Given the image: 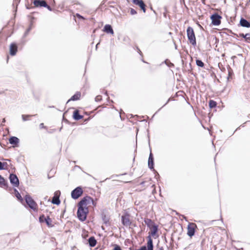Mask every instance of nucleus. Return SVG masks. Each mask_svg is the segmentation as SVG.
Returning <instances> with one entry per match:
<instances>
[{
  "mask_svg": "<svg viewBox=\"0 0 250 250\" xmlns=\"http://www.w3.org/2000/svg\"><path fill=\"white\" fill-rule=\"evenodd\" d=\"M187 35L188 41L193 46L196 45V41L194 31L191 26H188L187 29Z\"/></svg>",
  "mask_w": 250,
  "mask_h": 250,
  "instance_id": "f257e3e1",
  "label": "nucleus"
},
{
  "mask_svg": "<svg viewBox=\"0 0 250 250\" xmlns=\"http://www.w3.org/2000/svg\"><path fill=\"white\" fill-rule=\"evenodd\" d=\"M137 213L133 208H128L122 212L121 219H136Z\"/></svg>",
  "mask_w": 250,
  "mask_h": 250,
  "instance_id": "f03ea898",
  "label": "nucleus"
},
{
  "mask_svg": "<svg viewBox=\"0 0 250 250\" xmlns=\"http://www.w3.org/2000/svg\"><path fill=\"white\" fill-rule=\"evenodd\" d=\"M89 212L87 207H83L78 206L77 215L78 219H87V215Z\"/></svg>",
  "mask_w": 250,
  "mask_h": 250,
  "instance_id": "7ed1b4c3",
  "label": "nucleus"
},
{
  "mask_svg": "<svg viewBox=\"0 0 250 250\" xmlns=\"http://www.w3.org/2000/svg\"><path fill=\"white\" fill-rule=\"evenodd\" d=\"M25 202L28 207L33 211H36L37 209V204L32 199L30 195L26 194L24 197Z\"/></svg>",
  "mask_w": 250,
  "mask_h": 250,
  "instance_id": "20e7f679",
  "label": "nucleus"
},
{
  "mask_svg": "<svg viewBox=\"0 0 250 250\" xmlns=\"http://www.w3.org/2000/svg\"><path fill=\"white\" fill-rule=\"evenodd\" d=\"M145 223L151 230V234L152 236H154L158 230V226L154 223L152 220H144Z\"/></svg>",
  "mask_w": 250,
  "mask_h": 250,
  "instance_id": "39448f33",
  "label": "nucleus"
},
{
  "mask_svg": "<svg viewBox=\"0 0 250 250\" xmlns=\"http://www.w3.org/2000/svg\"><path fill=\"white\" fill-rule=\"evenodd\" d=\"M83 192L82 188L81 186L77 187L71 191V198L74 200L77 199L82 195Z\"/></svg>",
  "mask_w": 250,
  "mask_h": 250,
  "instance_id": "423d86ee",
  "label": "nucleus"
},
{
  "mask_svg": "<svg viewBox=\"0 0 250 250\" xmlns=\"http://www.w3.org/2000/svg\"><path fill=\"white\" fill-rule=\"evenodd\" d=\"M222 17L219 15L217 13H214L210 16V19L211 20V24L213 25L218 26L221 23V20Z\"/></svg>",
  "mask_w": 250,
  "mask_h": 250,
  "instance_id": "0eeeda50",
  "label": "nucleus"
},
{
  "mask_svg": "<svg viewBox=\"0 0 250 250\" xmlns=\"http://www.w3.org/2000/svg\"><path fill=\"white\" fill-rule=\"evenodd\" d=\"M9 179L10 183L14 187H18L20 185L19 180L17 176L14 173H11L9 175Z\"/></svg>",
  "mask_w": 250,
  "mask_h": 250,
  "instance_id": "6e6552de",
  "label": "nucleus"
},
{
  "mask_svg": "<svg viewBox=\"0 0 250 250\" xmlns=\"http://www.w3.org/2000/svg\"><path fill=\"white\" fill-rule=\"evenodd\" d=\"M90 201H92V197L87 195L80 200L78 203V206L87 207L86 206L90 204Z\"/></svg>",
  "mask_w": 250,
  "mask_h": 250,
  "instance_id": "1a4fd4ad",
  "label": "nucleus"
},
{
  "mask_svg": "<svg viewBox=\"0 0 250 250\" xmlns=\"http://www.w3.org/2000/svg\"><path fill=\"white\" fill-rule=\"evenodd\" d=\"M196 227V225L194 223H189L188 226V235L191 237L195 234V229Z\"/></svg>",
  "mask_w": 250,
  "mask_h": 250,
  "instance_id": "9d476101",
  "label": "nucleus"
},
{
  "mask_svg": "<svg viewBox=\"0 0 250 250\" xmlns=\"http://www.w3.org/2000/svg\"><path fill=\"white\" fill-rule=\"evenodd\" d=\"M150 153L148 159V167L153 171H155L154 167V161L153 154L151 152V149H150Z\"/></svg>",
  "mask_w": 250,
  "mask_h": 250,
  "instance_id": "9b49d317",
  "label": "nucleus"
},
{
  "mask_svg": "<svg viewBox=\"0 0 250 250\" xmlns=\"http://www.w3.org/2000/svg\"><path fill=\"white\" fill-rule=\"evenodd\" d=\"M101 217L102 219H109V208H104L101 209Z\"/></svg>",
  "mask_w": 250,
  "mask_h": 250,
  "instance_id": "f8f14e48",
  "label": "nucleus"
},
{
  "mask_svg": "<svg viewBox=\"0 0 250 250\" xmlns=\"http://www.w3.org/2000/svg\"><path fill=\"white\" fill-rule=\"evenodd\" d=\"M10 54L11 56H15L18 51V46L16 43L13 42L10 45Z\"/></svg>",
  "mask_w": 250,
  "mask_h": 250,
  "instance_id": "ddd939ff",
  "label": "nucleus"
},
{
  "mask_svg": "<svg viewBox=\"0 0 250 250\" xmlns=\"http://www.w3.org/2000/svg\"><path fill=\"white\" fill-rule=\"evenodd\" d=\"M33 3L36 7H44L47 5V2L44 0H34Z\"/></svg>",
  "mask_w": 250,
  "mask_h": 250,
  "instance_id": "4468645a",
  "label": "nucleus"
},
{
  "mask_svg": "<svg viewBox=\"0 0 250 250\" xmlns=\"http://www.w3.org/2000/svg\"><path fill=\"white\" fill-rule=\"evenodd\" d=\"M239 25L243 27L250 28V22L244 18H241L240 20Z\"/></svg>",
  "mask_w": 250,
  "mask_h": 250,
  "instance_id": "2eb2a0df",
  "label": "nucleus"
},
{
  "mask_svg": "<svg viewBox=\"0 0 250 250\" xmlns=\"http://www.w3.org/2000/svg\"><path fill=\"white\" fill-rule=\"evenodd\" d=\"M9 143L11 145L17 146L20 142L19 139L15 136H11L9 139Z\"/></svg>",
  "mask_w": 250,
  "mask_h": 250,
  "instance_id": "dca6fc26",
  "label": "nucleus"
},
{
  "mask_svg": "<svg viewBox=\"0 0 250 250\" xmlns=\"http://www.w3.org/2000/svg\"><path fill=\"white\" fill-rule=\"evenodd\" d=\"M83 118V116L80 115L79 113V110L77 109L75 110L73 113V118L75 121H79Z\"/></svg>",
  "mask_w": 250,
  "mask_h": 250,
  "instance_id": "f3484780",
  "label": "nucleus"
},
{
  "mask_svg": "<svg viewBox=\"0 0 250 250\" xmlns=\"http://www.w3.org/2000/svg\"><path fill=\"white\" fill-rule=\"evenodd\" d=\"M103 31L107 34H110L112 35L114 34V31L112 27L110 24L105 25L103 29Z\"/></svg>",
  "mask_w": 250,
  "mask_h": 250,
  "instance_id": "a211bd4d",
  "label": "nucleus"
},
{
  "mask_svg": "<svg viewBox=\"0 0 250 250\" xmlns=\"http://www.w3.org/2000/svg\"><path fill=\"white\" fill-rule=\"evenodd\" d=\"M81 93L80 92H79V91H77L75 93V94L73 95L71 98L70 99H69L67 102V103H68V102H69L70 101H77L78 100H79L80 99V97H81Z\"/></svg>",
  "mask_w": 250,
  "mask_h": 250,
  "instance_id": "6ab92c4d",
  "label": "nucleus"
},
{
  "mask_svg": "<svg viewBox=\"0 0 250 250\" xmlns=\"http://www.w3.org/2000/svg\"><path fill=\"white\" fill-rule=\"evenodd\" d=\"M88 241L89 245L91 247H95L97 244V241L95 239V237L93 236H91L90 238H89Z\"/></svg>",
  "mask_w": 250,
  "mask_h": 250,
  "instance_id": "aec40b11",
  "label": "nucleus"
},
{
  "mask_svg": "<svg viewBox=\"0 0 250 250\" xmlns=\"http://www.w3.org/2000/svg\"><path fill=\"white\" fill-rule=\"evenodd\" d=\"M39 222L41 224L45 223L49 227H52L53 226L52 220H39Z\"/></svg>",
  "mask_w": 250,
  "mask_h": 250,
  "instance_id": "412c9836",
  "label": "nucleus"
},
{
  "mask_svg": "<svg viewBox=\"0 0 250 250\" xmlns=\"http://www.w3.org/2000/svg\"><path fill=\"white\" fill-rule=\"evenodd\" d=\"M3 186L8 187V184L5 179L0 175V187Z\"/></svg>",
  "mask_w": 250,
  "mask_h": 250,
  "instance_id": "4be33fe9",
  "label": "nucleus"
},
{
  "mask_svg": "<svg viewBox=\"0 0 250 250\" xmlns=\"http://www.w3.org/2000/svg\"><path fill=\"white\" fill-rule=\"evenodd\" d=\"M14 191L17 199L21 202L23 201V198H22L18 190L16 188H14Z\"/></svg>",
  "mask_w": 250,
  "mask_h": 250,
  "instance_id": "5701e85b",
  "label": "nucleus"
},
{
  "mask_svg": "<svg viewBox=\"0 0 250 250\" xmlns=\"http://www.w3.org/2000/svg\"><path fill=\"white\" fill-rule=\"evenodd\" d=\"M230 32L231 33H232L234 36H236L237 37H242V38H244V39H245V38L247 36H250V33H247L246 34H244V33H239V34H237L236 33H232L231 30H230Z\"/></svg>",
  "mask_w": 250,
  "mask_h": 250,
  "instance_id": "b1692460",
  "label": "nucleus"
},
{
  "mask_svg": "<svg viewBox=\"0 0 250 250\" xmlns=\"http://www.w3.org/2000/svg\"><path fill=\"white\" fill-rule=\"evenodd\" d=\"M208 105L210 108H213L216 107L217 103L213 100H210L208 102Z\"/></svg>",
  "mask_w": 250,
  "mask_h": 250,
  "instance_id": "393cba45",
  "label": "nucleus"
},
{
  "mask_svg": "<svg viewBox=\"0 0 250 250\" xmlns=\"http://www.w3.org/2000/svg\"><path fill=\"white\" fill-rule=\"evenodd\" d=\"M52 203L53 204L59 205V204H60L61 201L59 197H56L53 196L52 200Z\"/></svg>",
  "mask_w": 250,
  "mask_h": 250,
  "instance_id": "a878e982",
  "label": "nucleus"
},
{
  "mask_svg": "<svg viewBox=\"0 0 250 250\" xmlns=\"http://www.w3.org/2000/svg\"><path fill=\"white\" fill-rule=\"evenodd\" d=\"M196 64L200 67L203 68L204 67L205 64L202 61V60L196 59Z\"/></svg>",
  "mask_w": 250,
  "mask_h": 250,
  "instance_id": "bb28decb",
  "label": "nucleus"
},
{
  "mask_svg": "<svg viewBox=\"0 0 250 250\" xmlns=\"http://www.w3.org/2000/svg\"><path fill=\"white\" fill-rule=\"evenodd\" d=\"M148 240L147 241V248H153V241L152 239L151 238V237L149 236L148 237Z\"/></svg>",
  "mask_w": 250,
  "mask_h": 250,
  "instance_id": "cd10ccee",
  "label": "nucleus"
},
{
  "mask_svg": "<svg viewBox=\"0 0 250 250\" xmlns=\"http://www.w3.org/2000/svg\"><path fill=\"white\" fill-rule=\"evenodd\" d=\"M122 222L123 224L126 227L129 226L131 224L130 220H122Z\"/></svg>",
  "mask_w": 250,
  "mask_h": 250,
  "instance_id": "c85d7f7f",
  "label": "nucleus"
},
{
  "mask_svg": "<svg viewBox=\"0 0 250 250\" xmlns=\"http://www.w3.org/2000/svg\"><path fill=\"white\" fill-rule=\"evenodd\" d=\"M32 28V21H31L29 27L26 30L24 34V37H26L28 34L29 32L31 30Z\"/></svg>",
  "mask_w": 250,
  "mask_h": 250,
  "instance_id": "c756f323",
  "label": "nucleus"
},
{
  "mask_svg": "<svg viewBox=\"0 0 250 250\" xmlns=\"http://www.w3.org/2000/svg\"><path fill=\"white\" fill-rule=\"evenodd\" d=\"M38 219H51L48 214L45 215L43 213L40 214Z\"/></svg>",
  "mask_w": 250,
  "mask_h": 250,
  "instance_id": "7c9ffc66",
  "label": "nucleus"
},
{
  "mask_svg": "<svg viewBox=\"0 0 250 250\" xmlns=\"http://www.w3.org/2000/svg\"><path fill=\"white\" fill-rule=\"evenodd\" d=\"M36 115H34V116H35ZM33 115H22L21 118L23 120V121L25 122L29 120L28 118L31 116H33Z\"/></svg>",
  "mask_w": 250,
  "mask_h": 250,
  "instance_id": "2f4dec72",
  "label": "nucleus"
},
{
  "mask_svg": "<svg viewBox=\"0 0 250 250\" xmlns=\"http://www.w3.org/2000/svg\"><path fill=\"white\" fill-rule=\"evenodd\" d=\"M164 62L168 67H174V64L168 60L167 59Z\"/></svg>",
  "mask_w": 250,
  "mask_h": 250,
  "instance_id": "473e14b6",
  "label": "nucleus"
},
{
  "mask_svg": "<svg viewBox=\"0 0 250 250\" xmlns=\"http://www.w3.org/2000/svg\"><path fill=\"white\" fill-rule=\"evenodd\" d=\"M8 164L6 162H2V166L3 167V170H6L8 169Z\"/></svg>",
  "mask_w": 250,
  "mask_h": 250,
  "instance_id": "72a5a7b5",
  "label": "nucleus"
},
{
  "mask_svg": "<svg viewBox=\"0 0 250 250\" xmlns=\"http://www.w3.org/2000/svg\"><path fill=\"white\" fill-rule=\"evenodd\" d=\"M102 100V96L98 95L95 98V101L97 102H100Z\"/></svg>",
  "mask_w": 250,
  "mask_h": 250,
  "instance_id": "f704fd0d",
  "label": "nucleus"
},
{
  "mask_svg": "<svg viewBox=\"0 0 250 250\" xmlns=\"http://www.w3.org/2000/svg\"><path fill=\"white\" fill-rule=\"evenodd\" d=\"M61 195V192L60 190H57L55 192L54 197H59L60 198V196Z\"/></svg>",
  "mask_w": 250,
  "mask_h": 250,
  "instance_id": "c9c22d12",
  "label": "nucleus"
},
{
  "mask_svg": "<svg viewBox=\"0 0 250 250\" xmlns=\"http://www.w3.org/2000/svg\"><path fill=\"white\" fill-rule=\"evenodd\" d=\"M143 1V0H132V2L137 5H138L139 4V3L142 2Z\"/></svg>",
  "mask_w": 250,
  "mask_h": 250,
  "instance_id": "e433bc0d",
  "label": "nucleus"
},
{
  "mask_svg": "<svg viewBox=\"0 0 250 250\" xmlns=\"http://www.w3.org/2000/svg\"><path fill=\"white\" fill-rule=\"evenodd\" d=\"M20 0H14V2H13V6L16 5V8H17L18 4L20 2Z\"/></svg>",
  "mask_w": 250,
  "mask_h": 250,
  "instance_id": "4c0bfd02",
  "label": "nucleus"
},
{
  "mask_svg": "<svg viewBox=\"0 0 250 250\" xmlns=\"http://www.w3.org/2000/svg\"><path fill=\"white\" fill-rule=\"evenodd\" d=\"M136 14H137L136 11L135 9H134L133 8H131L130 9V14L132 15H133Z\"/></svg>",
  "mask_w": 250,
  "mask_h": 250,
  "instance_id": "58836bf2",
  "label": "nucleus"
},
{
  "mask_svg": "<svg viewBox=\"0 0 250 250\" xmlns=\"http://www.w3.org/2000/svg\"><path fill=\"white\" fill-rule=\"evenodd\" d=\"M245 41L249 43H250V36H247L245 39Z\"/></svg>",
  "mask_w": 250,
  "mask_h": 250,
  "instance_id": "ea45409f",
  "label": "nucleus"
},
{
  "mask_svg": "<svg viewBox=\"0 0 250 250\" xmlns=\"http://www.w3.org/2000/svg\"><path fill=\"white\" fill-rule=\"evenodd\" d=\"M145 3H144V1L143 0L142 2H141L138 5V6L140 7V8L141 9V8H143L145 5Z\"/></svg>",
  "mask_w": 250,
  "mask_h": 250,
  "instance_id": "a19ab883",
  "label": "nucleus"
},
{
  "mask_svg": "<svg viewBox=\"0 0 250 250\" xmlns=\"http://www.w3.org/2000/svg\"><path fill=\"white\" fill-rule=\"evenodd\" d=\"M170 100H171V99L169 98L168 99V100L167 101H166V103H165V104H164L163 105V106H162V107H161L159 109L158 111H160L163 107H164L165 105H166Z\"/></svg>",
  "mask_w": 250,
  "mask_h": 250,
  "instance_id": "79ce46f5",
  "label": "nucleus"
},
{
  "mask_svg": "<svg viewBox=\"0 0 250 250\" xmlns=\"http://www.w3.org/2000/svg\"><path fill=\"white\" fill-rule=\"evenodd\" d=\"M90 203L92 204L93 206H96L97 204V202L93 200V199L92 198V201H90Z\"/></svg>",
  "mask_w": 250,
  "mask_h": 250,
  "instance_id": "37998d69",
  "label": "nucleus"
},
{
  "mask_svg": "<svg viewBox=\"0 0 250 250\" xmlns=\"http://www.w3.org/2000/svg\"><path fill=\"white\" fill-rule=\"evenodd\" d=\"M113 250H122L121 247L118 245H116Z\"/></svg>",
  "mask_w": 250,
  "mask_h": 250,
  "instance_id": "c03bdc74",
  "label": "nucleus"
},
{
  "mask_svg": "<svg viewBox=\"0 0 250 250\" xmlns=\"http://www.w3.org/2000/svg\"><path fill=\"white\" fill-rule=\"evenodd\" d=\"M44 7L46 8L50 11H52V8L50 6H49L47 4V5H45Z\"/></svg>",
  "mask_w": 250,
  "mask_h": 250,
  "instance_id": "a18cd8bd",
  "label": "nucleus"
},
{
  "mask_svg": "<svg viewBox=\"0 0 250 250\" xmlns=\"http://www.w3.org/2000/svg\"><path fill=\"white\" fill-rule=\"evenodd\" d=\"M62 121L67 124H69L70 123L69 121L67 119L65 118L64 116L62 118Z\"/></svg>",
  "mask_w": 250,
  "mask_h": 250,
  "instance_id": "49530a36",
  "label": "nucleus"
},
{
  "mask_svg": "<svg viewBox=\"0 0 250 250\" xmlns=\"http://www.w3.org/2000/svg\"><path fill=\"white\" fill-rule=\"evenodd\" d=\"M76 16L79 19H84L83 17L81 16L80 14L77 13L76 14Z\"/></svg>",
  "mask_w": 250,
  "mask_h": 250,
  "instance_id": "de8ad7c7",
  "label": "nucleus"
},
{
  "mask_svg": "<svg viewBox=\"0 0 250 250\" xmlns=\"http://www.w3.org/2000/svg\"><path fill=\"white\" fill-rule=\"evenodd\" d=\"M87 233V232H84L82 234V236L84 238H86L88 236Z\"/></svg>",
  "mask_w": 250,
  "mask_h": 250,
  "instance_id": "09e8293b",
  "label": "nucleus"
},
{
  "mask_svg": "<svg viewBox=\"0 0 250 250\" xmlns=\"http://www.w3.org/2000/svg\"><path fill=\"white\" fill-rule=\"evenodd\" d=\"M40 128H46V127L44 125L43 123H41L40 124Z\"/></svg>",
  "mask_w": 250,
  "mask_h": 250,
  "instance_id": "8fccbe9b",
  "label": "nucleus"
},
{
  "mask_svg": "<svg viewBox=\"0 0 250 250\" xmlns=\"http://www.w3.org/2000/svg\"><path fill=\"white\" fill-rule=\"evenodd\" d=\"M155 173H156V174H155V178L156 179H158V178L160 177V175L159 174V173L155 170V171H154Z\"/></svg>",
  "mask_w": 250,
  "mask_h": 250,
  "instance_id": "3c124183",
  "label": "nucleus"
},
{
  "mask_svg": "<svg viewBox=\"0 0 250 250\" xmlns=\"http://www.w3.org/2000/svg\"><path fill=\"white\" fill-rule=\"evenodd\" d=\"M138 250H147V249L146 246H143L139 249Z\"/></svg>",
  "mask_w": 250,
  "mask_h": 250,
  "instance_id": "603ef678",
  "label": "nucleus"
},
{
  "mask_svg": "<svg viewBox=\"0 0 250 250\" xmlns=\"http://www.w3.org/2000/svg\"><path fill=\"white\" fill-rule=\"evenodd\" d=\"M146 5H145L143 8H141V9L143 10L144 13H146Z\"/></svg>",
  "mask_w": 250,
  "mask_h": 250,
  "instance_id": "864d4df0",
  "label": "nucleus"
},
{
  "mask_svg": "<svg viewBox=\"0 0 250 250\" xmlns=\"http://www.w3.org/2000/svg\"><path fill=\"white\" fill-rule=\"evenodd\" d=\"M137 49L138 50V52L140 54V55H142V53L140 49L138 47H137Z\"/></svg>",
  "mask_w": 250,
  "mask_h": 250,
  "instance_id": "5fc2aeb1",
  "label": "nucleus"
},
{
  "mask_svg": "<svg viewBox=\"0 0 250 250\" xmlns=\"http://www.w3.org/2000/svg\"><path fill=\"white\" fill-rule=\"evenodd\" d=\"M3 170V167L2 166V162L0 161V170Z\"/></svg>",
  "mask_w": 250,
  "mask_h": 250,
  "instance_id": "6e6d98bb",
  "label": "nucleus"
},
{
  "mask_svg": "<svg viewBox=\"0 0 250 250\" xmlns=\"http://www.w3.org/2000/svg\"><path fill=\"white\" fill-rule=\"evenodd\" d=\"M145 181H143L141 183H140V185L142 186H145Z\"/></svg>",
  "mask_w": 250,
  "mask_h": 250,
  "instance_id": "4d7b16f0",
  "label": "nucleus"
},
{
  "mask_svg": "<svg viewBox=\"0 0 250 250\" xmlns=\"http://www.w3.org/2000/svg\"><path fill=\"white\" fill-rule=\"evenodd\" d=\"M0 159L2 160L7 161V162L11 161V160L10 159H3V158Z\"/></svg>",
  "mask_w": 250,
  "mask_h": 250,
  "instance_id": "13d9d810",
  "label": "nucleus"
},
{
  "mask_svg": "<svg viewBox=\"0 0 250 250\" xmlns=\"http://www.w3.org/2000/svg\"><path fill=\"white\" fill-rule=\"evenodd\" d=\"M109 222V220H105V222H104V223L105 224H107Z\"/></svg>",
  "mask_w": 250,
  "mask_h": 250,
  "instance_id": "bf43d9fd",
  "label": "nucleus"
},
{
  "mask_svg": "<svg viewBox=\"0 0 250 250\" xmlns=\"http://www.w3.org/2000/svg\"><path fill=\"white\" fill-rule=\"evenodd\" d=\"M100 44V42H99L96 45V49L97 50V48H98V45Z\"/></svg>",
  "mask_w": 250,
  "mask_h": 250,
  "instance_id": "052dcab7",
  "label": "nucleus"
},
{
  "mask_svg": "<svg viewBox=\"0 0 250 250\" xmlns=\"http://www.w3.org/2000/svg\"><path fill=\"white\" fill-rule=\"evenodd\" d=\"M26 8L28 9H29L30 8H32V7H30L29 6H27V5H26Z\"/></svg>",
  "mask_w": 250,
  "mask_h": 250,
  "instance_id": "680f3d73",
  "label": "nucleus"
},
{
  "mask_svg": "<svg viewBox=\"0 0 250 250\" xmlns=\"http://www.w3.org/2000/svg\"><path fill=\"white\" fill-rule=\"evenodd\" d=\"M159 250H164V248H163V247H160V248H159Z\"/></svg>",
  "mask_w": 250,
  "mask_h": 250,
  "instance_id": "e2e57ef3",
  "label": "nucleus"
},
{
  "mask_svg": "<svg viewBox=\"0 0 250 250\" xmlns=\"http://www.w3.org/2000/svg\"><path fill=\"white\" fill-rule=\"evenodd\" d=\"M153 248H151L150 249L147 248V250H153Z\"/></svg>",
  "mask_w": 250,
  "mask_h": 250,
  "instance_id": "0e129e2a",
  "label": "nucleus"
},
{
  "mask_svg": "<svg viewBox=\"0 0 250 250\" xmlns=\"http://www.w3.org/2000/svg\"><path fill=\"white\" fill-rule=\"evenodd\" d=\"M104 94L106 95L107 96H108L107 92L105 91V93H104Z\"/></svg>",
  "mask_w": 250,
  "mask_h": 250,
  "instance_id": "69168bd1",
  "label": "nucleus"
},
{
  "mask_svg": "<svg viewBox=\"0 0 250 250\" xmlns=\"http://www.w3.org/2000/svg\"><path fill=\"white\" fill-rule=\"evenodd\" d=\"M183 217V219H187L186 217H185L184 215H182Z\"/></svg>",
  "mask_w": 250,
  "mask_h": 250,
  "instance_id": "338daca9",
  "label": "nucleus"
},
{
  "mask_svg": "<svg viewBox=\"0 0 250 250\" xmlns=\"http://www.w3.org/2000/svg\"><path fill=\"white\" fill-rule=\"evenodd\" d=\"M49 107H50V108H54V107H55V106L53 105V106H49Z\"/></svg>",
  "mask_w": 250,
  "mask_h": 250,
  "instance_id": "774afa93",
  "label": "nucleus"
}]
</instances>
